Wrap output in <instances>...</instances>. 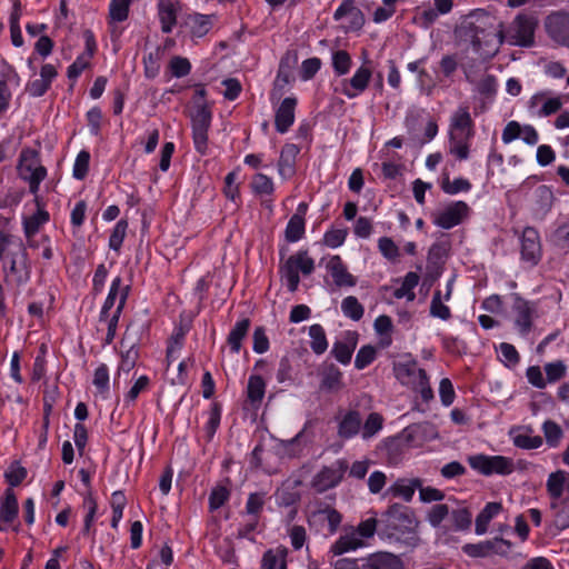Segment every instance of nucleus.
Listing matches in <instances>:
<instances>
[{
    "instance_id": "f257e3e1",
    "label": "nucleus",
    "mask_w": 569,
    "mask_h": 569,
    "mask_svg": "<svg viewBox=\"0 0 569 569\" xmlns=\"http://www.w3.org/2000/svg\"><path fill=\"white\" fill-rule=\"evenodd\" d=\"M475 136V123L468 106H459L450 118L449 151L458 160L469 157L470 140Z\"/></svg>"
},
{
    "instance_id": "f03ea898",
    "label": "nucleus",
    "mask_w": 569,
    "mask_h": 569,
    "mask_svg": "<svg viewBox=\"0 0 569 569\" xmlns=\"http://www.w3.org/2000/svg\"><path fill=\"white\" fill-rule=\"evenodd\" d=\"M377 523V519L371 517L361 521L357 527L345 529V532L331 545L330 552L333 556H340L365 547V540L375 536Z\"/></svg>"
},
{
    "instance_id": "7ed1b4c3",
    "label": "nucleus",
    "mask_w": 569,
    "mask_h": 569,
    "mask_svg": "<svg viewBox=\"0 0 569 569\" xmlns=\"http://www.w3.org/2000/svg\"><path fill=\"white\" fill-rule=\"evenodd\" d=\"M396 378L405 386L411 387L421 395L423 401L428 402L433 398L427 372L418 367L417 361L408 360L396 363L393 367Z\"/></svg>"
},
{
    "instance_id": "20e7f679",
    "label": "nucleus",
    "mask_w": 569,
    "mask_h": 569,
    "mask_svg": "<svg viewBox=\"0 0 569 569\" xmlns=\"http://www.w3.org/2000/svg\"><path fill=\"white\" fill-rule=\"evenodd\" d=\"M537 20L529 14H518L513 21L501 32L502 41L511 46L531 47L535 43Z\"/></svg>"
},
{
    "instance_id": "39448f33",
    "label": "nucleus",
    "mask_w": 569,
    "mask_h": 569,
    "mask_svg": "<svg viewBox=\"0 0 569 569\" xmlns=\"http://www.w3.org/2000/svg\"><path fill=\"white\" fill-rule=\"evenodd\" d=\"M315 269L313 260L308 256L306 251H299L290 256L280 268L282 279L286 280L289 291L293 292L297 290L300 278L299 271L308 276Z\"/></svg>"
},
{
    "instance_id": "423d86ee",
    "label": "nucleus",
    "mask_w": 569,
    "mask_h": 569,
    "mask_svg": "<svg viewBox=\"0 0 569 569\" xmlns=\"http://www.w3.org/2000/svg\"><path fill=\"white\" fill-rule=\"evenodd\" d=\"M18 169L20 177L29 182L30 192L37 194L47 176V169L39 163L38 153L32 149L22 150Z\"/></svg>"
},
{
    "instance_id": "0eeeda50",
    "label": "nucleus",
    "mask_w": 569,
    "mask_h": 569,
    "mask_svg": "<svg viewBox=\"0 0 569 569\" xmlns=\"http://www.w3.org/2000/svg\"><path fill=\"white\" fill-rule=\"evenodd\" d=\"M371 78V68L363 63L355 71L351 78H343L338 81L333 91L343 94L348 99H355L368 89Z\"/></svg>"
},
{
    "instance_id": "6e6552de",
    "label": "nucleus",
    "mask_w": 569,
    "mask_h": 569,
    "mask_svg": "<svg viewBox=\"0 0 569 569\" xmlns=\"http://www.w3.org/2000/svg\"><path fill=\"white\" fill-rule=\"evenodd\" d=\"M470 467L485 476L510 475L515 470V463L511 458L503 456L476 455L468 458Z\"/></svg>"
},
{
    "instance_id": "1a4fd4ad",
    "label": "nucleus",
    "mask_w": 569,
    "mask_h": 569,
    "mask_svg": "<svg viewBox=\"0 0 569 569\" xmlns=\"http://www.w3.org/2000/svg\"><path fill=\"white\" fill-rule=\"evenodd\" d=\"M513 545L511 541L501 537H495L477 543H467L462 547V551L472 558H487L495 555L507 557Z\"/></svg>"
},
{
    "instance_id": "9d476101",
    "label": "nucleus",
    "mask_w": 569,
    "mask_h": 569,
    "mask_svg": "<svg viewBox=\"0 0 569 569\" xmlns=\"http://www.w3.org/2000/svg\"><path fill=\"white\" fill-rule=\"evenodd\" d=\"M129 291H130V286L123 284L121 277H116L111 282L109 293H108L107 299L102 306V309L100 312V320L108 318L112 313L121 315V312L124 308Z\"/></svg>"
},
{
    "instance_id": "9b49d317",
    "label": "nucleus",
    "mask_w": 569,
    "mask_h": 569,
    "mask_svg": "<svg viewBox=\"0 0 569 569\" xmlns=\"http://www.w3.org/2000/svg\"><path fill=\"white\" fill-rule=\"evenodd\" d=\"M470 212L465 201H455L433 214V223L442 229H451L461 223Z\"/></svg>"
},
{
    "instance_id": "f8f14e48",
    "label": "nucleus",
    "mask_w": 569,
    "mask_h": 569,
    "mask_svg": "<svg viewBox=\"0 0 569 569\" xmlns=\"http://www.w3.org/2000/svg\"><path fill=\"white\" fill-rule=\"evenodd\" d=\"M511 308L516 328L521 335H528L537 316L535 305L525 300L519 295H513Z\"/></svg>"
},
{
    "instance_id": "ddd939ff",
    "label": "nucleus",
    "mask_w": 569,
    "mask_h": 569,
    "mask_svg": "<svg viewBox=\"0 0 569 569\" xmlns=\"http://www.w3.org/2000/svg\"><path fill=\"white\" fill-rule=\"evenodd\" d=\"M521 259L531 266H536L542 256L539 232L533 227H526L520 238Z\"/></svg>"
},
{
    "instance_id": "4468645a",
    "label": "nucleus",
    "mask_w": 569,
    "mask_h": 569,
    "mask_svg": "<svg viewBox=\"0 0 569 569\" xmlns=\"http://www.w3.org/2000/svg\"><path fill=\"white\" fill-rule=\"evenodd\" d=\"M336 21H345L342 28L346 32L358 31L365 24V16L356 6L355 0H343L333 13Z\"/></svg>"
},
{
    "instance_id": "2eb2a0df",
    "label": "nucleus",
    "mask_w": 569,
    "mask_h": 569,
    "mask_svg": "<svg viewBox=\"0 0 569 569\" xmlns=\"http://www.w3.org/2000/svg\"><path fill=\"white\" fill-rule=\"evenodd\" d=\"M527 104L529 112L540 118L553 114L562 107V102L559 97L550 98L548 92L545 91L535 93L528 100Z\"/></svg>"
},
{
    "instance_id": "dca6fc26",
    "label": "nucleus",
    "mask_w": 569,
    "mask_h": 569,
    "mask_svg": "<svg viewBox=\"0 0 569 569\" xmlns=\"http://www.w3.org/2000/svg\"><path fill=\"white\" fill-rule=\"evenodd\" d=\"M385 516L389 527L395 530L409 531L412 530L417 525L412 511L399 503L390 506Z\"/></svg>"
},
{
    "instance_id": "f3484780",
    "label": "nucleus",
    "mask_w": 569,
    "mask_h": 569,
    "mask_svg": "<svg viewBox=\"0 0 569 569\" xmlns=\"http://www.w3.org/2000/svg\"><path fill=\"white\" fill-rule=\"evenodd\" d=\"M310 520L327 521L329 532L335 533L342 521V516L333 507L320 500H315L310 505Z\"/></svg>"
},
{
    "instance_id": "a211bd4d",
    "label": "nucleus",
    "mask_w": 569,
    "mask_h": 569,
    "mask_svg": "<svg viewBox=\"0 0 569 569\" xmlns=\"http://www.w3.org/2000/svg\"><path fill=\"white\" fill-rule=\"evenodd\" d=\"M548 34L558 43L569 47V13H553L546 20Z\"/></svg>"
},
{
    "instance_id": "6ab92c4d",
    "label": "nucleus",
    "mask_w": 569,
    "mask_h": 569,
    "mask_svg": "<svg viewBox=\"0 0 569 569\" xmlns=\"http://www.w3.org/2000/svg\"><path fill=\"white\" fill-rule=\"evenodd\" d=\"M361 569H406L401 558L395 553L380 551L362 560Z\"/></svg>"
},
{
    "instance_id": "aec40b11",
    "label": "nucleus",
    "mask_w": 569,
    "mask_h": 569,
    "mask_svg": "<svg viewBox=\"0 0 569 569\" xmlns=\"http://www.w3.org/2000/svg\"><path fill=\"white\" fill-rule=\"evenodd\" d=\"M336 419L338 421V436L341 439H351L361 429L362 418L358 410H348Z\"/></svg>"
},
{
    "instance_id": "412c9836",
    "label": "nucleus",
    "mask_w": 569,
    "mask_h": 569,
    "mask_svg": "<svg viewBox=\"0 0 569 569\" xmlns=\"http://www.w3.org/2000/svg\"><path fill=\"white\" fill-rule=\"evenodd\" d=\"M546 486L551 498L550 502L569 499V477L567 472L558 470L550 473Z\"/></svg>"
},
{
    "instance_id": "4be33fe9",
    "label": "nucleus",
    "mask_w": 569,
    "mask_h": 569,
    "mask_svg": "<svg viewBox=\"0 0 569 569\" xmlns=\"http://www.w3.org/2000/svg\"><path fill=\"white\" fill-rule=\"evenodd\" d=\"M555 196L551 189L545 184L539 186L533 191V200L531 211L536 219L542 220L551 210Z\"/></svg>"
},
{
    "instance_id": "5701e85b",
    "label": "nucleus",
    "mask_w": 569,
    "mask_h": 569,
    "mask_svg": "<svg viewBox=\"0 0 569 569\" xmlns=\"http://www.w3.org/2000/svg\"><path fill=\"white\" fill-rule=\"evenodd\" d=\"M297 99L288 97L282 100L279 108L276 110L274 126L278 132L284 133L295 122V109Z\"/></svg>"
},
{
    "instance_id": "b1692460",
    "label": "nucleus",
    "mask_w": 569,
    "mask_h": 569,
    "mask_svg": "<svg viewBox=\"0 0 569 569\" xmlns=\"http://www.w3.org/2000/svg\"><path fill=\"white\" fill-rule=\"evenodd\" d=\"M327 269L337 287H353L356 278L348 271L339 256H333L327 263Z\"/></svg>"
},
{
    "instance_id": "393cba45",
    "label": "nucleus",
    "mask_w": 569,
    "mask_h": 569,
    "mask_svg": "<svg viewBox=\"0 0 569 569\" xmlns=\"http://www.w3.org/2000/svg\"><path fill=\"white\" fill-rule=\"evenodd\" d=\"M20 78L13 68L6 66L0 71V113L7 110L11 99L9 84L19 86Z\"/></svg>"
},
{
    "instance_id": "a878e982",
    "label": "nucleus",
    "mask_w": 569,
    "mask_h": 569,
    "mask_svg": "<svg viewBox=\"0 0 569 569\" xmlns=\"http://www.w3.org/2000/svg\"><path fill=\"white\" fill-rule=\"evenodd\" d=\"M342 479V470L332 467L322 468L312 479L311 486L318 492L336 487Z\"/></svg>"
},
{
    "instance_id": "bb28decb",
    "label": "nucleus",
    "mask_w": 569,
    "mask_h": 569,
    "mask_svg": "<svg viewBox=\"0 0 569 569\" xmlns=\"http://www.w3.org/2000/svg\"><path fill=\"white\" fill-rule=\"evenodd\" d=\"M299 151L300 150L297 144L287 143L283 146L278 162V171L281 177L289 178L293 174L295 163Z\"/></svg>"
},
{
    "instance_id": "cd10ccee",
    "label": "nucleus",
    "mask_w": 569,
    "mask_h": 569,
    "mask_svg": "<svg viewBox=\"0 0 569 569\" xmlns=\"http://www.w3.org/2000/svg\"><path fill=\"white\" fill-rule=\"evenodd\" d=\"M36 196L37 211L23 219V229L28 238L33 237L46 222L49 221V212L40 203V199Z\"/></svg>"
},
{
    "instance_id": "c85d7f7f",
    "label": "nucleus",
    "mask_w": 569,
    "mask_h": 569,
    "mask_svg": "<svg viewBox=\"0 0 569 569\" xmlns=\"http://www.w3.org/2000/svg\"><path fill=\"white\" fill-rule=\"evenodd\" d=\"M24 248L22 247V253H18V250L13 249L9 251V267L4 266V270H9L10 274L16 278L18 283H23L29 279V272L24 262Z\"/></svg>"
},
{
    "instance_id": "c756f323",
    "label": "nucleus",
    "mask_w": 569,
    "mask_h": 569,
    "mask_svg": "<svg viewBox=\"0 0 569 569\" xmlns=\"http://www.w3.org/2000/svg\"><path fill=\"white\" fill-rule=\"evenodd\" d=\"M550 510L552 512L551 529L556 530L555 533L569 528V499L550 502Z\"/></svg>"
},
{
    "instance_id": "7c9ffc66",
    "label": "nucleus",
    "mask_w": 569,
    "mask_h": 569,
    "mask_svg": "<svg viewBox=\"0 0 569 569\" xmlns=\"http://www.w3.org/2000/svg\"><path fill=\"white\" fill-rule=\"evenodd\" d=\"M343 376L340 369L333 363L326 365L321 371V388L336 392L343 388Z\"/></svg>"
},
{
    "instance_id": "2f4dec72",
    "label": "nucleus",
    "mask_w": 569,
    "mask_h": 569,
    "mask_svg": "<svg viewBox=\"0 0 569 569\" xmlns=\"http://www.w3.org/2000/svg\"><path fill=\"white\" fill-rule=\"evenodd\" d=\"M288 549L283 546L268 549L261 558L262 569H287Z\"/></svg>"
},
{
    "instance_id": "473e14b6",
    "label": "nucleus",
    "mask_w": 569,
    "mask_h": 569,
    "mask_svg": "<svg viewBox=\"0 0 569 569\" xmlns=\"http://www.w3.org/2000/svg\"><path fill=\"white\" fill-rule=\"evenodd\" d=\"M421 486V479L411 478L398 479L390 488L389 492L395 497L402 498L406 502L412 500L416 489H419Z\"/></svg>"
},
{
    "instance_id": "72a5a7b5",
    "label": "nucleus",
    "mask_w": 569,
    "mask_h": 569,
    "mask_svg": "<svg viewBox=\"0 0 569 569\" xmlns=\"http://www.w3.org/2000/svg\"><path fill=\"white\" fill-rule=\"evenodd\" d=\"M158 16L162 32H171L177 22L176 4L171 0H161L158 3Z\"/></svg>"
},
{
    "instance_id": "f704fd0d",
    "label": "nucleus",
    "mask_w": 569,
    "mask_h": 569,
    "mask_svg": "<svg viewBox=\"0 0 569 569\" xmlns=\"http://www.w3.org/2000/svg\"><path fill=\"white\" fill-rule=\"evenodd\" d=\"M502 510L500 502H488L476 518L475 531L477 535H485L490 521Z\"/></svg>"
},
{
    "instance_id": "c9c22d12",
    "label": "nucleus",
    "mask_w": 569,
    "mask_h": 569,
    "mask_svg": "<svg viewBox=\"0 0 569 569\" xmlns=\"http://www.w3.org/2000/svg\"><path fill=\"white\" fill-rule=\"evenodd\" d=\"M18 500L12 489H7L3 500L0 502V519L10 523L18 516Z\"/></svg>"
},
{
    "instance_id": "e433bc0d",
    "label": "nucleus",
    "mask_w": 569,
    "mask_h": 569,
    "mask_svg": "<svg viewBox=\"0 0 569 569\" xmlns=\"http://www.w3.org/2000/svg\"><path fill=\"white\" fill-rule=\"evenodd\" d=\"M250 328V320L244 318L236 322L234 327L228 335V345L232 352L238 353L241 349V342L247 336Z\"/></svg>"
},
{
    "instance_id": "4c0bfd02",
    "label": "nucleus",
    "mask_w": 569,
    "mask_h": 569,
    "mask_svg": "<svg viewBox=\"0 0 569 569\" xmlns=\"http://www.w3.org/2000/svg\"><path fill=\"white\" fill-rule=\"evenodd\" d=\"M419 276L416 272H408L402 281L400 288L395 290L393 296L397 299L407 298L409 301H412L416 298L413 289L419 283Z\"/></svg>"
},
{
    "instance_id": "58836bf2",
    "label": "nucleus",
    "mask_w": 569,
    "mask_h": 569,
    "mask_svg": "<svg viewBox=\"0 0 569 569\" xmlns=\"http://www.w3.org/2000/svg\"><path fill=\"white\" fill-rule=\"evenodd\" d=\"M309 337L311 339L310 347L317 355H322L328 348L326 332L322 326L316 323L309 328Z\"/></svg>"
},
{
    "instance_id": "ea45409f",
    "label": "nucleus",
    "mask_w": 569,
    "mask_h": 569,
    "mask_svg": "<svg viewBox=\"0 0 569 569\" xmlns=\"http://www.w3.org/2000/svg\"><path fill=\"white\" fill-rule=\"evenodd\" d=\"M110 378H109V369L107 365L101 363L96 370L93 375V386L97 388L99 395L102 398H107L110 390Z\"/></svg>"
},
{
    "instance_id": "a19ab883",
    "label": "nucleus",
    "mask_w": 569,
    "mask_h": 569,
    "mask_svg": "<svg viewBox=\"0 0 569 569\" xmlns=\"http://www.w3.org/2000/svg\"><path fill=\"white\" fill-rule=\"evenodd\" d=\"M162 56L163 49L157 47L153 51L149 52V54L143 58L144 74L147 78L152 79L157 77L160 71V60Z\"/></svg>"
},
{
    "instance_id": "79ce46f5",
    "label": "nucleus",
    "mask_w": 569,
    "mask_h": 569,
    "mask_svg": "<svg viewBox=\"0 0 569 569\" xmlns=\"http://www.w3.org/2000/svg\"><path fill=\"white\" fill-rule=\"evenodd\" d=\"M306 429H307V425L293 438H291L289 440L281 441V448L283 449V451L286 453H288L291 457H297L301 453L302 448L305 447V445L307 442L305 439Z\"/></svg>"
},
{
    "instance_id": "37998d69",
    "label": "nucleus",
    "mask_w": 569,
    "mask_h": 569,
    "mask_svg": "<svg viewBox=\"0 0 569 569\" xmlns=\"http://www.w3.org/2000/svg\"><path fill=\"white\" fill-rule=\"evenodd\" d=\"M542 431L549 447L556 448L559 446L563 437V431L557 422L552 420L545 421L542 425Z\"/></svg>"
},
{
    "instance_id": "c03bdc74",
    "label": "nucleus",
    "mask_w": 569,
    "mask_h": 569,
    "mask_svg": "<svg viewBox=\"0 0 569 569\" xmlns=\"http://www.w3.org/2000/svg\"><path fill=\"white\" fill-rule=\"evenodd\" d=\"M266 391V383L260 376H250L248 380L247 393L248 399L254 403L260 402L263 399Z\"/></svg>"
},
{
    "instance_id": "a18cd8bd",
    "label": "nucleus",
    "mask_w": 569,
    "mask_h": 569,
    "mask_svg": "<svg viewBox=\"0 0 569 569\" xmlns=\"http://www.w3.org/2000/svg\"><path fill=\"white\" fill-rule=\"evenodd\" d=\"M305 233V218L300 214H293L286 227V239L289 242H296L302 238Z\"/></svg>"
},
{
    "instance_id": "49530a36",
    "label": "nucleus",
    "mask_w": 569,
    "mask_h": 569,
    "mask_svg": "<svg viewBox=\"0 0 569 569\" xmlns=\"http://www.w3.org/2000/svg\"><path fill=\"white\" fill-rule=\"evenodd\" d=\"M352 66L351 56L346 50H338L332 54V68L337 76L347 74Z\"/></svg>"
},
{
    "instance_id": "de8ad7c7",
    "label": "nucleus",
    "mask_w": 569,
    "mask_h": 569,
    "mask_svg": "<svg viewBox=\"0 0 569 569\" xmlns=\"http://www.w3.org/2000/svg\"><path fill=\"white\" fill-rule=\"evenodd\" d=\"M251 187L253 192L260 197L271 196L274 191L272 179L262 173H257L253 176Z\"/></svg>"
},
{
    "instance_id": "09e8293b",
    "label": "nucleus",
    "mask_w": 569,
    "mask_h": 569,
    "mask_svg": "<svg viewBox=\"0 0 569 569\" xmlns=\"http://www.w3.org/2000/svg\"><path fill=\"white\" fill-rule=\"evenodd\" d=\"M341 310L345 316L355 321L360 320L365 311L362 305L353 296H349L342 300Z\"/></svg>"
},
{
    "instance_id": "8fccbe9b",
    "label": "nucleus",
    "mask_w": 569,
    "mask_h": 569,
    "mask_svg": "<svg viewBox=\"0 0 569 569\" xmlns=\"http://www.w3.org/2000/svg\"><path fill=\"white\" fill-rule=\"evenodd\" d=\"M192 130H209L211 111L206 104H199L192 116Z\"/></svg>"
},
{
    "instance_id": "3c124183",
    "label": "nucleus",
    "mask_w": 569,
    "mask_h": 569,
    "mask_svg": "<svg viewBox=\"0 0 569 569\" xmlns=\"http://www.w3.org/2000/svg\"><path fill=\"white\" fill-rule=\"evenodd\" d=\"M383 418L378 412H371L362 427V438L369 439L376 436L382 428Z\"/></svg>"
},
{
    "instance_id": "603ef678",
    "label": "nucleus",
    "mask_w": 569,
    "mask_h": 569,
    "mask_svg": "<svg viewBox=\"0 0 569 569\" xmlns=\"http://www.w3.org/2000/svg\"><path fill=\"white\" fill-rule=\"evenodd\" d=\"M127 229H128V222L127 220H119L111 234H110V238H109V248L119 252L121 246H122V242L126 238V234H127Z\"/></svg>"
},
{
    "instance_id": "864d4df0",
    "label": "nucleus",
    "mask_w": 569,
    "mask_h": 569,
    "mask_svg": "<svg viewBox=\"0 0 569 569\" xmlns=\"http://www.w3.org/2000/svg\"><path fill=\"white\" fill-rule=\"evenodd\" d=\"M430 315L441 320H449L451 318V311L449 307L442 302L440 291L433 293L430 303Z\"/></svg>"
},
{
    "instance_id": "5fc2aeb1",
    "label": "nucleus",
    "mask_w": 569,
    "mask_h": 569,
    "mask_svg": "<svg viewBox=\"0 0 569 569\" xmlns=\"http://www.w3.org/2000/svg\"><path fill=\"white\" fill-rule=\"evenodd\" d=\"M212 27V21L209 16L196 14L191 19V33L193 37L201 38L206 36Z\"/></svg>"
},
{
    "instance_id": "6e6d98bb",
    "label": "nucleus",
    "mask_w": 569,
    "mask_h": 569,
    "mask_svg": "<svg viewBox=\"0 0 569 569\" xmlns=\"http://www.w3.org/2000/svg\"><path fill=\"white\" fill-rule=\"evenodd\" d=\"M377 356V350L375 347L367 345L359 349L356 359H355V367L358 370H362L366 367H368Z\"/></svg>"
},
{
    "instance_id": "4d7b16f0",
    "label": "nucleus",
    "mask_w": 569,
    "mask_h": 569,
    "mask_svg": "<svg viewBox=\"0 0 569 569\" xmlns=\"http://www.w3.org/2000/svg\"><path fill=\"white\" fill-rule=\"evenodd\" d=\"M263 492L250 493L246 503V513L250 517L258 518L264 506Z\"/></svg>"
},
{
    "instance_id": "13d9d810",
    "label": "nucleus",
    "mask_w": 569,
    "mask_h": 569,
    "mask_svg": "<svg viewBox=\"0 0 569 569\" xmlns=\"http://www.w3.org/2000/svg\"><path fill=\"white\" fill-rule=\"evenodd\" d=\"M111 507H112L111 526H112V528H117L120 519L122 518L123 509L126 507V497L121 491H116L112 493Z\"/></svg>"
},
{
    "instance_id": "bf43d9fd",
    "label": "nucleus",
    "mask_w": 569,
    "mask_h": 569,
    "mask_svg": "<svg viewBox=\"0 0 569 569\" xmlns=\"http://www.w3.org/2000/svg\"><path fill=\"white\" fill-rule=\"evenodd\" d=\"M441 188L447 194L467 192L471 189V183L465 178H457L450 181L448 178L442 181Z\"/></svg>"
},
{
    "instance_id": "052dcab7",
    "label": "nucleus",
    "mask_w": 569,
    "mask_h": 569,
    "mask_svg": "<svg viewBox=\"0 0 569 569\" xmlns=\"http://www.w3.org/2000/svg\"><path fill=\"white\" fill-rule=\"evenodd\" d=\"M90 153L86 150H82L78 153L74 164H73V177L76 179L82 180L89 169Z\"/></svg>"
},
{
    "instance_id": "680f3d73",
    "label": "nucleus",
    "mask_w": 569,
    "mask_h": 569,
    "mask_svg": "<svg viewBox=\"0 0 569 569\" xmlns=\"http://www.w3.org/2000/svg\"><path fill=\"white\" fill-rule=\"evenodd\" d=\"M148 386L149 378L147 376L139 377L124 397L126 406L129 407L131 403H133L139 395L147 390Z\"/></svg>"
},
{
    "instance_id": "e2e57ef3",
    "label": "nucleus",
    "mask_w": 569,
    "mask_h": 569,
    "mask_svg": "<svg viewBox=\"0 0 569 569\" xmlns=\"http://www.w3.org/2000/svg\"><path fill=\"white\" fill-rule=\"evenodd\" d=\"M353 352V346H349L346 342L337 341L333 343L331 353L342 365H348L351 360Z\"/></svg>"
},
{
    "instance_id": "0e129e2a",
    "label": "nucleus",
    "mask_w": 569,
    "mask_h": 569,
    "mask_svg": "<svg viewBox=\"0 0 569 569\" xmlns=\"http://www.w3.org/2000/svg\"><path fill=\"white\" fill-rule=\"evenodd\" d=\"M130 0H111L110 17L112 20L121 22L128 18Z\"/></svg>"
},
{
    "instance_id": "69168bd1",
    "label": "nucleus",
    "mask_w": 569,
    "mask_h": 569,
    "mask_svg": "<svg viewBox=\"0 0 569 569\" xmlns=\"http://www.w3.org/2000/svg\"><path fill=\"white\" fill-rule=\"evenodd\" d=\"M171 74L176 78H182L189 74L191 64L187 58L173 57L169 63Z\"/></svg>"
},
{
    "instance_id": "338daca9",
    "label": "nucleus",
    "mask_w": 569,
    "mask_h": 569,
    "mask_svg": "<svg viewBox=\"0 0 569 569\" xmlns=\"http://www.w3.org/2000/svg\"><path fill=\"white\" fill-rule=\"evenodd\" d=\"M137 359L138 350L134 347H130L126 352L121 355L118 376H120L121 372L129 373L134 368Z\"/></svg>"
},
{
    "instance_id": "774afa93",
    "label": "nucleus",
    "mask_w": 569,
    "mask_h": 569,
    "mask_svg": "<svg viewBox=\"0 0 569 569\" xmlns=\"http://www.w3.org/2000/svg\"><path fill=\"white\" fill-rule=\"evenodd\" d=\"M230 492L224 487L214 488L209 496V507L211 510H217L229 499Z\"/></svg>"
}]
</instances>
